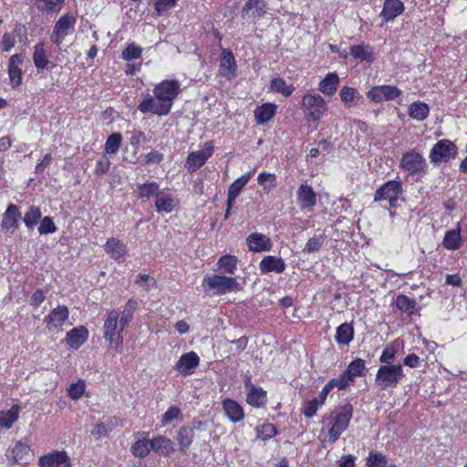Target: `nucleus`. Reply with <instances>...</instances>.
Listing matches in <instances>:
<instances>
[{
    "label": "nucleus",
    "mask_w": 467,
    "mask_h": 467,
    "mask_svg": "<svg viewBox=\"0 0 467 467\" xmlns=\"http://www.w3.org/2000/svg\"><path fill=\"white\" fill-rule=\"evenodd\" d=\"M181 91V84L176 79H166L153 88V96L147 94L138 106L143 114L151 113L166 116L170 113L173 101Z\"/></svg>",
    "instance_id": "1"
},
{
    "label": "nucleus",
    "mask_w": 467,
    "mask_h": 467,
    "mask_svg": "<svg viewBox=\"0 0 467 467\" xmlns=\"http://www.w3.org/2000/svg\"><path fill=\"white\" fill-rule=\"evenodd\" d=\"M353 415V407L348 403L323 417L322 433L326 432L325 441L333 444L340 435L348 428Z\"/></svg>",
    "instance_id": "2"
},
{
    "label": "nucleus",
    "mask_w": 467,
    "mask_h": 467,
    "mask_svg": "<svg viewBox=\"0 0 467 467\" xmlns=\"http://www.w3.org/2000/svg\"><path fill=\"white\" fill-rule=\"evenodd\" d=\"M404 377L400 364L381 365L375 377V385L381 390L394 389Z\"/></svg>",
    "instance_id": "3"
},
{
    "label": "nucleus",
    "mask_w": 467,
    "mask_h": 467,
    "mask_svg": "<svg viewBox=\"0 0 467 467\" xmlns=\"http://www.w3.org/2000/svg\"><path fill=\"white\" fill-rule=\"evenodd\" d=\"M128 325L122 324L118 310H110L104 322V338L109 343L110 348L117 349L123 342L122 332Z\"/></svg>",
    "instance_id": "4"
},
{
    "label": "nucleus",
    "mask_w": 467,
    "mask_h": 467,
    "mask_svg": "<svg viewBox=\"0 0 467 467\" xmlns=\"http://www.w3.org/2000/svg\"><path fill=\"white\" fill-rule=\"evenodd\" d=\"M301 105L307 111L306 119L309 122H318L328 109L326 100L317 93L304 95Z\"/></svg>",
    "instance_id": "5"
},
{
    "label": "nucleus",
    "mask_w": 467,
    "mask_h": 467,
    "mask_svg": "<svg viewBox=\"0 0 467 467\" xmlns=\"http://www.w3.org/2000/svg\"><path fill=\"white\" fill-rule=\"evenodd\" d=\"M202 285L213 289L217 295H224L241 290L240 284L235 278L220 275H213L204 277Z\"/></svg>",
    "instance_id": "6"
},
{
    "label": "nucleus",
    "mask_w": 467,
    "mask_h": 467,
    "mask_svg": "<svg viewBox=\"0 0 467 467\" xmlns=\"http://www.w3.org/2000/svg\"><path fill=\"white\" fill-rule=\"evenodd\" d=\"M456 145L449 140H441L432 147L430 160L432 163L446 162L457 155Z\"/></svg>",
    "instance_id": "7"
},
{
    "label": "nucleus",
    "mask_w": 467,
    "mask_h": 467,
    "mask_svg": "<svg viewBox=\"0 0 467 467\" xmlns=\"http://www.w3.org/2000/svg\"><path fill=\"white\" fill-rule=\"evenodd\" d=\"M400 168L409 175H416L424 171L427 163L424 157L414 150L403 154L400 161Z\"/></svg>",
    "instance_id": "8"
},
{
    "label": "nucleus",
    "mask_w": 467,
    "mask_h": 467,
    "mask_svg": "<svg viewBox=\"0 0 467 467\" xmlns=\"http://www.w3.org/2000/svg\"><path fill=\"white\" fill-rule=\"evenodd\" d=\"M76 21L73 15L66 14L62 16L54 26L50 40L57 45L61 44L63 39L73 31Z\"/></svg>",
    "instance_id": "9"
},
{
    "label": "nucleus",
    "mask_w": 467,
    "mask_h": 467,
    "mask_svg": "<svg viewBox=\"0 0 467 467\" xmlns=\"http://www.w3.org/2000/svg\"><path fill=\"white\" fill-rule=\"evenodd\" d=\"M213 153V143L206 141L202 149L191 152L186 160V169L193 172L200 169Z\"/></svg>",
    "instance_id": "10"
},
{
    "label": "nucleus",
    "mask_w": 467,
    "mask_h": 467,
    "mask_svg": "<svg viewBox=\"0 0 467 467\" xmlns=\"http://www.w3.org/2000/svg\"><path fill=\"white\" fill-rule=\"evenodd\" d=\"M254 173V170L242 175L230 185L227 194V210L225 213V219L229 217L230 211L233 208L236 198L239 196L244 186L248 183Z\"/></svg>",
    "instance_id": "11"
},
{
    "label": "nucleus",
    "mask_w": 467,
    "mask_h": 467,
    "mask_svg": "<svg viewBox=\"0 0 467 467\" xmlns=\"http://www.w3.org/2000/svg\"><path fill=\"white\" fill-rule=\"evenodd\" d=\"M401 91L395 86H377L368 92V98L375 102L389 101L399 98Z\"/></svg>",
    "instance_id": "12"
},
{
    "label": "nucleus",
    "mask_w": 467,
    "mask_h": 467,
    "mask_svg": "<svg viewBox=\"0 0 467 467\" xmlns=\"http://www.w3.org/2000/svg\"><path fill=\"white\" fill-rule=\"evenodd\" d=\"M38 465L40 467H70V459L64 451H53L41 456Z\"/></svg>",
    "instance_id": "13"
},
{
    "label": "nucleus",
    "mask_w": 467,
    "mask_h": 467,
    "mask_svg": "<svg viewBox=\"0 0 467 467\" xmlns=\"http://www.w3.org/2000/svg\"><path fill=\"white\" fill-rule=\"evenodd\" d=\"M69 310L66 306H57L45 318L48 331L59 329L68 319Z\"/></svg>",
    "instance_id": "14"
},
{
    "label": "nucleus",
    "mask_w": 467,
    "mask_h": 467,
    "mask_svg": "<svg viewBox=\"0 0 467 467\" xmlns=\"http://www.w3.org/2000/svg\"><path fill=\"white\" fill-rule=\"evenodd\" d=\"M244 388L247 390L246 401L249 405L261 408L266 404V392L262 388L253 385L250 379L244 381Z\"/></svg>",
    "instance_id": "15"
},
{
    "label": "nucleus",
    "mask_w": 467,
    "mask_h": 467,
    "mask_svg": "<svg viewBox=\"0 0 467 467\" xmlns=\"http://www.w3.org/2000/svg\"><path fill=\"white\" fill-rule=\"evenodd\" d=\"M405 11V5L400 0H384L379 17L385 23L393 22Z\"/></svg>",
    "instance_id": "16"
},
{
    "label": "nucleus",
    "mask_w": 467,
    "mask_h": 467,
    "mask_svg": "<svg viewBox=\"0 0 467 467\" xmlns=\"http://www.w3.org/2000/svg\"><path fill=\"white\" fill-rule=\"evenodd\" d=\"M199 363V356L194 351H190L181 356L175 365V369L182 376L192 375Z\"/></svg>",
    "instance_id": "17"
},
{
    "label": "nucleus",
    "mask_w": 467,
    "mask_h": 467,
    "mask_svg": "<svg viewBox=\"0 0 467 467\" xmlns=\"http://www.w3.org/2000/svg\"><path fill=\"white\" fill-rule=\"evenodd\" d=\"M236 60L233 52L227 48L222 50L220 64H219V73L222 77L231 78L236 75Z\"/></svg>",
    "instance_id": "18"
},
{
    "label": "nucleus",
    "mask_w": 467,
    "mask_h": 467,
    "mask_svg": "<svg viewBox=\"0 0 467 467\" xmlns=\"http://www.w3.org/2000/svg\"><path fill=\"white\" fill-rule=\"evenodd\" d=\"M296 199L300 208L308 212L313 211L317 203V194L313 188L306 183L301 184L298 188Z\"/></svg>",
    "instance_id": "19"
},
{
    "label": "nucleus",
    "mask_w": 467,
    "mask_h": 467,
    "mask_svg": "<svg viewBox=\"0 0 467 467\" xmlns=\"http://www.w3.org/2000/svg\"><path fill=\"white\" fill-rule=\"evenodd\" d=\"M402 192V187L398 181H389L378 189L374 195V201L394 199Z\"/></svg>",
    "instance_id": "20"
},
{
    "label": "nucleus",
    "mask_w": 467,
    "mask_h": 467,
    "mask_svg": "<svg viewBox=\"0 0 467 467\" xmlns=\"http://www.w3.org/2000/svg\"><path fill=\"white\" fill-rule=\"evenodd\" d=\"M246 244L250 251L254 253H260L270 251L272 248V242L270 238L263 234L253 233L246 237Z\"/></svg>",
    "instance_id": "21"
},
{
    "label": "nucleus",
    "mask_w": 467,
    "mask_h": 467,
    "mask_svg": "<svg viewBox=\"0 0 467 467\" xmlns=\"http://www.w3.org/2000/svg\"><path fill=\"white\" fill-rule=\"evenodd\" d=\"M88 338V331L83 327L79 326L69 330L66 336V341L69 348L78 349Z\"/></svg>",
    "instance_id": "22"
},
{
    "label": "nucleus",
    "mask_w": 467,
    "mask_h": 467,
    "mask_svg": "<svg viewBox=\"0 0 467 467\" xmlns=\"http://www.w3.org/2000/svg\"><path fill=\"white\" fill-rule=\"evenodd\" d=\"M223 410L232 422H240L244 418L243 407L234 400L225 399L223 400Z\"/></svg>",
    "instance_id": "23"
},
{
    "label": "nucleus",
    "mask_w": 467,
    "mask_h": 467,
    "mask_svg": "<svg viewBox=\"0 0 467 467\" xmlns=\"http://www.w3.org/2000/svg\"><path fill=\"white\" fill-rule=\"evenodd\" d=\"M22 62L23 56L19 54H15L9 58L8 74L13 87H17L22 83V70L19 67Z\"/></svg>",
    "instance_id": "24"
},
{
    "label": "nucleus",
    "mask_w": 467,
    "mask_h": 467,
    "mask_svg": "<svg viewBox=\"0 0 467 467\" xmlns=\"http://www.w3.org/2000/svg\"><path fill=\"white\" fill-rule=\"evenodd\" d=\"M21 217L19 209L15 204H9L3 214L1 228L4 231H9L17 227L18 220Z\"/></svg>",
    "instance_id": "25"
},
{
    "label": "nucleus",
    "mask_w": 467,
    "mask_h": 467,
    "mask_svg": "<svg viewBox=\"0 0 467 467\" xmlns=\"http://www.w3.org/2000/svg\"><path fill=\"white\" fill-rule=\"evenodd\" d=\"M259 268L263 273L275 272L281 274L285 269V264L280 257L267 255L260 262Z\"/></svg>",
    "instance_id": "26"
},
{
    "label": "nucleus",
    "mask_w": 467,
    "mask_h": 467,
    "mask_svg": "<svg viewBox=\"0 0 467 467\" xmlns=\"http://www.w3.org/2000/svg\"><path fill=\"white\" fill-rule=\"evenodd\" d=\"M442 245L447 250H458L462 246L461 223H457L455 229L449 230L445 233Z\"/></svg>",
    "instance_id": "27"
},
{
    "label": "nucleus",
    "mask_w": 467,
    "mask_h": 467,
    "mask_svg": "<svg viewBox=\"0 0 467 467\" xmlns=\"http://www.w3.org/2000/svg\"><path fill=\"white\" fill-rule=\"evenodd\" d=\"M104 250L106 254L114 260H119L124 256L127 252L126 245L116 237H111L107 240L104 245Z\"/></svg>",
    "instance_id": "28"
},
{
    "label": "nucleus",
    "mask_w": 467,
    "mask_h": 467,
    "mask_svg": "<svg viewBox=\"0 0 467 467\" xmlns=\"http://www.w3.org/2000/svg\"><path fill=\"white\" fill-rule=\"evenodd\" d=\"M265 0H247L242 9V17L245 18L250 12L253 17H260L265 13Z\"/></svg>",
    "instance_id": "29"
},
{
    "label": "nucleus",
    "mask_w": 467,
    "mask_h": 467,
    "mask_svg": "<svg viewBox=\"0 0 467 467\" xmlns=\"http://www.w3.org/2000/svg\"><path fill=\"white\" fill-rule=\"evenodd\" d=\"M33 62L38 71L48 68L50 64L47 52L44 48V43H38L34 47Z\"/></svg>",
    "instance_id": "30"
},
{
    "label": "nucleus",
    "mask_w": 467,
    "mask_h": 467,
    "mask_svg": "<svg viewBox=\"0 0 467 467\" xmlns=\"http://www.w3.org/2000/svg\"><path fill=\"white\" fill-rule=\"evenodd\" d=\"M338 84V76L336 73H328L325 78L320 81L318 90L324 95L332 96L336 93Z\"/></svg>",
    "instance_id": "31"
},
{
    "label": "nucleus",
    "mask_w": 467,
    "mask_h": 467,
    "mask_svg": "<svg viewBox=\"0 0 467 467\" xmlns=\"http://www.w3.org/2000/svg\"><path fill=\"white\" fill-rule=\"evenodd\" d=\"M277 106L274 103H265L254 110V117L257 124H264L269 121L276 113Z\"/></svg>",
    "instance_id": "32"
},
{
    "label": "nucleus",
    "mask_w": 467,
    "mask_h": 467,
    "mask_svg": "<svg viewBox=\"0 0 467 467\" xmlns=\"http://www.w3.org/2000/svg\"><path fill=\"white\" fill-rule=\"evenodd\" d=\"M150 443L151 450L161 455H169L174 451L171 440L165 436L160 435L150 440Z\"/></svg>",
    "instance_id": "33"
},
{
    "label": "nucleus",
    "mask_w": 467,
    "mask_h": 467,
    "mask_svg": "<svg viewBox=\"0 0 467 467\" xmlns=\"http://www.w3.org/2000/svg\"><path fill=\"white\" fill-rule=\"evenodd\" d=\"M175 207V200L170 193L160 192L155 201V208L158 213H171Z\"/></svg>",
    "instance_id": "34"
},
{
    "label": "nucleus",
    "mask_w": 467,
    "mask_h": 467,
    "mask_svg": "<svg viewBox=\"0 0 467 467\" xmlns=\"http://www.w3.org/2000/svg\"><path fill=\"white\" fill-rule=\"evenodd\" d=\"M30 448L27 444L22 441H17L12 449L11 457L16 463L26 464L28 462Z\"/></svg>",
    "instance_id": "35"
},
{
    "label": "nucleus",
    "mask_w": 467,
    "mask_h": 467,
    "mask_svg": "<svg viewBox=\"0 0 467 467\" xmlns=\"http://www.w3.org/2000/svg\"><path fill=\"white\" fill-rule=\"evenodd\" d=\"M20 409L14 405L6 411H0V427L9 429L18 420Z\"/></svg>",
    "instance_id": "36"
},
{
    "label": "nucleus",
    "mask_w": 467,
    "mask_h": 467,
    "mask_svg": "<svg viewBox=\"0 0 467 467\" xmlns=\"http://www.w3.org/2000/svg\"><path fill=\"white\" fill-rule=\"evenodd\" d=\"M430 112L429 106L421 101L412 103L409 108V115L417 121L424 120Z\"/></svg>",
    "instance_id": "37"
},
{
    "label": "nucleus",
    "mask_w": 467,
    "mask_h": 467,
    "mask_svg": "<svg viewBox=\"0 0 467 467\" xmlns=\"http://www.w3.org/2000/svg\"><path fill=\"white\" fill-rule=\"evenodd\" d=\"M354 329L351 325L348 323L341 324L335 336V339L339 345H348L353 339Z\"/></svg>",
    "instance_id": "38"
},
{
    "label": "nucleus",
    "mask_w": 467,
    "mask_h": 467,
    "mask_svg": "<svg viewBox=\"0 0 467 467\" xmlns=\"http://www.w3.org/2000/svg\"><path fill=\"white\" fill-rule=\"evenodd\" d=\"M270 90L280 93L285 97H289L295 91V87L291 84H287L285 80L281 78H275L270 82Z\"/></svg>",
    "instance_id": "39"
},
{
    "label": "nucleus",
    "mask_w": 467,
    "mask_h": 467,
    "mask_svg": "<svg viewBox=\"0 0 467 467\" xmlns=\"http://www.w3.org/2000/svg\"><path fill=\"white\" fill-rule=\"evenodd\" d=\"M194 433L188 426H182L178 431L177 441L180 450L185 451L192 443Z\"/></svg>",
    "instance_id": "40"
},
{
    "label": "nucleus",
    "mask_w": 467,
    "mask_h": 467,
    "mask_svg": "<svg viewBox=\"0 0 467 467\" xmlns=\"http://www.w3.org/2000/svg\"><path fill=\"white\" fill-rule=\"evenodd\" d=\"M138 194L140 198L150 199L153 196H158L160 194V187L159 184L155 182H145L143 184H140L137 187Z\"/></svg>",
    "instance_id": "41"
},
{
    "label": "nucleus",
    "mask_w": 467,
    "mask_h": 467,
    "mask_svg": "<svg viewBox=\"0 0 467 467\" xmlns=\"http://www.w3.org/2000/svg\"><path fill=\"white\" fill-rule=\"evenodd\" d=\"M151 450V443L150 440L140 439L135 441L130 448L132 454L136 457L144 458Z\"/></svg>",
    "instance_id": "42"
},
{
    "label": "nucleus",
    "mask_w": 467,
    "mask_h": 467,
    "mask_svg": "<svg viewBox=\"0 0 467 467\" xmlns=\"http://www.w3.org/2000/svg\"><path fill=\"white\" fill-rule=\"evenodd\" d=\"M396 306L410 315L413 314L417 308V303L414 299L408 297L405 295H400L396 299Z\"/></svg>",
    "instance_id": "43"
},
{
    "label": "nucleus",
    "mask_w": 467,
    "mask_h": 467,
    "mask_svg": "<svg viewBox=\"0 0 467 467\" xmlns=\"http://www.w3.org/2000/svg\"><path fill=\"white\" fill-rule=\"evenodd\" d=\"M350 54L359 60L370 61L373 59V52L369 46L357 45L350 48Z\"/></svg>",
    "instance_id": "44"
},
{
    "label": "nucleus",
    "mask_w": 467,
    "mask_h": 467,
    "mask_svg": "<svg viewBox=\"0 0 467 467\" xmlns=\"http://www.w3.org/2000/svg\"><path fill=\"white\" fill-rule=\"evenodd\" d=\"M217 265L219 270L227 274H234L236 269L237 258L234 255L226 254L219 259Z\"/></svg>",
    "instance_id": "45"
},
{
    "label": "nucleus",
    "mask_w": 467,
    "mask_h": 467,
    "mask_svg": "<svg viewBox=\"0 0 467 467\" xmlns=\"http://www.w3.org/2000/svg\"><path fill=\"white\" fill-rule=\"evenodd\" d=\"M365 368V361L361 358H356L348 366L344 372L354 381L355 378L363 374Z\"/></svg>",
    "instance_id": "46"
},
{
    "label": "nucleus",
    "mask_w": 467,
    "mask_h": 467,
    "mask_svg": "<svg viewBox=\"0 0 467 467\" xmlns=\"http://www.w3.org/2000/svg\"><path fill=\"white\" fill-rule=\"evenodd\" d=\"M65 0H35L36 5L40 11L58 12Z\"/></svg>",
    "instance_id": "47"
},
{
    "label": "nucleus",
    "mask_w": 467,
    "mask_h": 467,
    "mask_svg": "<svg viewBox=\"0 0 467 467\" xmlns=\"http://www.w3.org/2000/svg\"><path fill=\"white\" fill-rule=\"evenodd\" d=\"M339 96L346 106L352 107L359 95L357 89L345 86L341 88Z\"/></svg>",
    "instance_id": "48"
},
{
    "label": "nucleus",
    "mask_w": 467,
    "mask_h": 467,
    "mask_svg": "<svg viewBox=\"0 0 467 467\" xmlns=\"http://www.w3.org/2000/svg\"><path fill=\"white\" fill-rule=\"evenodd\" d=\"M387 463V457L377 451H370L367 458L368 467H385Z\"/></svg>",
    "instance_id": "49"
},
{
    "label": "nucleus",
    "mask_w": 467,
    "mask_h": 467,
    "mask_svg": "<svg viewBox=\"0 0 467 467\" xmlns=\"http://www.w3.org/2000/svg\"><path fill=\"white\" fill-rule=\"evenodd\" d=\"M41 211L38 207L31 206L24 216V223L27 228H33L41 218Z\"/></svg>",
    "instance_id": "50"
},
{
    "label": "nucleus",
    "mask_w": 467,
    "mask_h": 467,
    "mask_svg": "<svg viewBox=\"0 0 467 467\" xmlns=\"http://www.w3.org/2000/svg\"><path fill=\"white\" fill-rule=\"evenodd\" d=\"M138 306V302L133 299H130L121 313L119 315L120 319H122V324L129 325L133 318V314Z\"/></svg>",
    "instance_id": "51"
},
{
    "label": "nucleus",
    "mask_w": 467,
    "mask_h": 467,
    "mask_svg": "<svg viewBox=\"0 0 467 467\" xmlns=\"http://www.w3.org/2000/svg\"><path fill=\"white\" fill-rule=\"evenodd\" d=\"M142 51L143 49L140 46L130 43L122 51V58L126 61L138 59L141 57Z\"/></svg>",
    "instance_id": "52"
},
{
    "label": "nucleus",
    "mask_w": 467,
    "mask_h": 467,
    "mask_svg": "<svg viewBox=\"0 0 467 467\" xmlns=\"http://www.w3.org/2000/svg\"><path fill=\"white\" fill-rule=\"evenodd\" d=\"M275 175L274 173L262 172L258 175V183L265 192H269L275 185Z\"/></svg>",
    "instance_id": "53"
},
{
    "label": "nucleus",
    "mask_w": 467,
    "mask_h": 467,
    "mask_svg": "<svg viewBox=\"0 0 467 467\" xmlns=\"http://www.w3.org/2000/svg\"><path fill=\"white\" fill-rule=\"evenodd\" d=\"M276 434L275 427L273 424L266 423L256 428V436L262 441H267Z\"/></svg>",
    "instance_id": "54"
},
{
    "label": "nucleus",
    "mask_w": 467,
    "mask_h": 467,
    "mask_svg": "<svg viewBox=\"0 0 467 467\" xmlns=\"http://www.w3.org/2000/svg\"><path fill=\"white\" fill-rule=\"evenodd\" d=\"M121 142V135L119 133L111 134L105 143V152L107 154H114L118 151Z\"/></svg>",
    "instance_id": "55"
},
{
    "label": "nucleus",
    "mask_w": 467,
    "mask_h": 467,
    "mask_svg": "<svg viewBox=\"0 0 467 467\" xmlns=\"http://www.w3.org/2000/svg\"><path fill=\"white\" fill-rule=\"evenodd\" d=\"M324 240L325 238L322 235H315L307 241L303 252L313 254L319 251L324 244Z\"/></svg>",
    "instance_id": "56"
},
{
    "label": "nucleus",
    "mask_w": 467,
    "mask_h": 467,
    "mask_svg": "<svg viewBox=\"0 0 467 467\" xmlns=\"http://www.w3.org/2000/svg\"><path fill=\"white\" fill-rule=\"evenodd\" d=\"M135 284L145 291H150L156 286L155 279L146 274H140L136 277Z\"/></svg>",
    "instance_id": "57"
},
{
    "label": "nucleus",
    "mask_w": 467,
    "mask_h": 467,
    "mask_svg": "<svg viewBox=\"0 0 467 467\" xmlns=\"http://www.w3.org/2000/svg\"><path fill=\"white\" fill-rule=\"evenodd\" d=\"M353 381L351 380L349 376H348L345 372H343L337 378H335V379H332L331 380H329L328 384L330 385L332 389L334 388H337V389L341 390V389H345Z\"/></svg>",
    "instance_id": "58"
},
{
    "label": "nucleus",
    "mask_w": 467,
    "mask_h": 467,
    "mask_svg": "<svg viewBox=\"0 0 467 467\" xmlns=\"http://www.w3.org/2000/svg\"><path fill=\"white\" fill-rule=\"evenodd\" d=\"M397 354V348L394 345L387 346L379 357V361L383 365L393 364Z\"/></svg>",
    "instance_id": "59"
},
{
    "label": "nucleus",
    "mask_w": 467,
    "mask_h": 467,
    "mask_svg": "<svg viewBox=\"0 0 467 467\" xmlns=\"http://www.w3.org/2000/svg\"><path fill=\"white\" fill-rule=\"evenodd\" d=\"M57 228L50 217L46 216L41 220L40 225L38 227V232L40 234H54L57 232Z\"/></svg>",
    "instance_id": "60"
},
{
    "label": "nucleus",
    "mask_w": 467,
    "mask_h": 467,
    "mask_svg": "<svg viewBox=\"0 0 467 467\" xmlns=\"http://www.w3.org/2000/svg\"><path fill=\"white\" fill-rule=\"evenodd\" d=\"M182 415V410L176 406L170 407L167 411L162 415L161 422L166 425L172 420L178 419Z\"/></svg>",
    "instance_id": "61"
},
{
    "label": "nucleus",
    "mask_w": 467,
    "mask_h": 467,
    "mask_svg": "<svg viewBox=\"0 0 467 467\" xmlns=\"http://www.w3.org/2000/svg\"><path fill=\"white\" fill-rule=\"evenodd\" d=\"M85 383L83 381H78L72 383L68 388V395L73 400H78L85 391Z\"/></svg>",
    "instance_id": "62"
},
{
    "label": "nucleus",
    "mask_w": 467,
    "mask_h": 467,
    "mask_svg": "<svg viewBox=\"0 0 467 467\" xmlns=\"http://www.w3.org/2000/svg\"><path fill=\"white\" fill-rule=\"evenodd\" d=\"M177 0H158L155 4V9L159 15H161L175 6Z\"/></svg>",
    "instance_id": "63"
},
{
    "label": "nucleus",
    "mask_w": 467,
    "mask_h": 467,
    "mask_svg": "<svg viewBox=\"0 0 467 467\" xmlns=\"http://www.w3.org/2000/svg\"><path fill=\"white\" fill-rule=\"evenodd\" d=\"M322 406L315 399L308 401L303 410V413L306 418H312L317 411L318 408Z\"/></svg>",
    "instance_id": "64"
}]
</instances>
